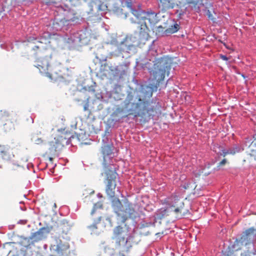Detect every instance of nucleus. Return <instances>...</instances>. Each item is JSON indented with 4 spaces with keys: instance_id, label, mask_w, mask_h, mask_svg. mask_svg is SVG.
Segmentation results:
<instances>
[{
    "instance_id": "1a4fd4ad",
    "label": "nucleus",
    "mask_w": 256,
    "mask_h": 256,
    "mask_svg": "<svg viewBox=\"0 0 256 256\" xmlns=\"http://www.w3.org/2000/svg\"><path fill=\"white\" fill-rule=\"evenodd\" d=\"M179 200L178 198L176 195H172L162 200V204L168 206L167 208L171 207H176Z\"/></svg>"
},
{
    "instance_id": "4468645a",
    "label": "nucleus",
    "mask_w": 256,
    "mask_h": 256,
    "mask_svg": "<svg viewBox=\"0 0 256 256\" xmlns=\"http://www.w3.org/2000/svg\"><path fill=\"white\" fill-rule=\"evenodd\" d=\"M125 103L126 112H129V114H132V112L137 108L138 104L131 102H126V100L125 101Z\"/></svg>"
},
{
    "instance_id": "39448f33",
    "label": "nucleus",
    "mask_w": 256,
    "mask_h": 256,
    "mask_svg": "<svg viewBox=\"0 0 256 256\" xmlns=\"http://www.w3.org/2000/svg\"><path fill=\"white\" fill-rule=\"evenodd\" d=\"M131 238L122 227L118 226L114 228L112 238L115 241L116 248L120 249L122 252H127L132 248Z\"/></svg>"
},
{
    "instance_id": "c756f323",
    "label": "nucleus",
    "mask_w": 256,
    "mask_h": 256,
    "mask_svg": "<svg viewBox=\"0 0 256 256\" xmlns=\"http://www.w3.org/2000/svg\"><path fill=\"white\" fill-rule=\"evenodd\" d=\"M147 112L149 116L152 115V112H154L153 108L148 110Z\"/></svg>"
},
{
    "instance_id": "b1692460",
    "label": "nucleus",
    "mask_w": 256,
    "mask_h": 256,
    "mask_svg": "<svg viewBox=\"0 0 256 256\" xmlns=\"http://www.w3.org/2000/svg\"><path fill=\"white\" fill-rule=\"evenodd\" d=\"M84 35H82L80 38L81 39V43L83 44L86 38V34L84 31Z\"/></svg>"
},
{
    "instance_id": "f8f14e48",
    "label": "nucleus",
    "mask_w": 256,
    "mask_h": 256,
    "mask_svg": "<svg viewBox=\"0 0 256 256\" xmlns=\"http://www.w3.org/2000/svg\"><path fill=\"white\" fill-rule=\"evenodd\" d=\"M0 153L4 160H9L12 158L8 148L4 146H0Z\"/></svg>"
},
{
    "instance_id": "72a5a7b5",
    "label": "nucleus",
    "mask_w": 256,
    "mask_h": 256,
    "mask_svg": "<svg viewBox=\"0 0 256 256\" xmlns=\"http://www.w3.org/2000/svg\"><path fill=\"white\" fill-rule=\"evenodd\" d=\"M84 110H86V107L84 106Z\"/></svg>"
},
{
    "instance_id": "393cba45",
    "label": "nucleus",
    "mask_w": 256,
    "mask_h": 256,
    "mask_svg": "<svg viewBox=\"0 0 256 256\" xmlns=\"http://www.w3.org/2000/svg\"><path fill=\"white\" fill-rule=\"evenodd\" d=\"M222 153L220 154L224 156L228 154V149H223L222 150Z\"/></svg>"
},
{
    "instance_id": "cd10ccee",
    "label": "nucleus",
    "mask_w": 256,
    "mask_h": 256,
    "mask_svg": "<svg viewBox=\"0 0 256 256\" xmlns=\"http://www.w3.org/2000/svg\"><path fill=\"white\" fill-rule=\"evenodd\" d=\"M126 5H127V6H128V8H129L130 9V10H132V9H133V8H132V2H126Z\"/></svg>"
},
{
    "instance_id": "f3484780",
    "label": "nucleus",
    "mask_w": 256,
    "mask_h": 256,
    "mask_svg": "<svg viewBox=\"0 0 256 256\" xmlns=\"http://www.w3.org/2000/svg\"><path fill=\"white\" fill-rule=\"evenodd\" d=\"M180 28V26L178 24H175L172 26L166 29V32L168 34H174Z\"/></svg>"
},
{
    "instance_id": "f03ea898",
    "label": "nucleus",
    "mask_w": 256,
    "mask_h": 256,
    "mask_svg": "<svg viewBox=\"0 0 256 256\" xmlns=\"http://www.w3.org/2000/svg\"><path fill=\"white\" fill-rule=\"evenodd\" d=\"M112 146L104 145L102 147L101 152L102 156V166L104 172L106 176V192L110 198L115 196L114 190L116 187V179L117 174L116 172V166L114 164Z\"/></svg>"
},
{
    "instance_id": "f257e3e1",
    "label": "nucleus",
    "mask_w": 256,
    "mask_h": 256,
    "mask_svg": "<svg viewBox=\"0 0 256 256\" xmlns=\"http://www.w3.org/2000/svg\"><path fill=\"white\" fill-rule=\"evenodd\" d=\"M131 11L136 18V20L131 18V22L136 24V28L138 31L135 32L134 36H126L122 42L120 50L122 52H130L134 46V43L140 44L142 42L144 43L148 40L149 38L148 28L145 20H148L152 24L154 22L156 16V14L152 12H146L142 10L134 9H132Z\"/></svg>"
},
{
    "instance_id": "dca6fc26",
    "label": "nucleus",
    "mask_w": 256,
    "mask_h": 256,
    "mask_svg": "<svg viewBox=\"0 0 256 256\" xmlns=\"http://www.w3.org/2000/svg\"><path fill=\"white\" fill-rule=\"evenodd\" d=\"M202 0H180V2L184 4H192L196 5L202 2Z\"/></svg>"
},
{
    "instance_id": "0eeeda50",
    "label": "nucleus",
    "mask_w": 256,
    "mask_h": 256,
    "mask_svg": "<svg viewBox=\"0 0 256 256\" xmlns=\"http://www.w3.org/2000/svg\"><path fill=\"white\" fill-rule=\"evenodd\" d=\"M34 66L39 70L41 73H46L48 70V67L49 66L48 58H38L35 62Z\"/></svg>"
},
{
    "instance_id": "4be33fe9",
    "label": "nucleus",
    "mask_w": 256,
    "mask_h": 256,
    "mask_svg": "<svg viewBox=\"0 0 256 256\" xmlns=\"http://www.w3.org/2000/svg\"><path fill=\"white\" fill-rule=\"evenodd\" d=\"M184 204L183 202H181L180 203V205L178 207L176 208L174 210V212L176 213V214H178L179 212H180L181 211H182V209L183 207H184Z\"/></svg>"
},
{
    "instance_id": "2f4dec72",
    "label": "nucleus",
    "mask_w": 256,
    "mask_h": 256,
    "mask_svg": "<svg viewBox=\"0 0 256 256\" xmlns=\"http://www.w3.org/2000/svg\"><path fill=\"white\" fill-rule=\"evenodd\" d=\"M120 256H125L124 254L120 252Z\"/></svg>"
},
{
    "instance_id": "bb28decb",
    "label": "nucleus",
    "mask_w": 256,
    "mask_h": 256,
    "mask_svg": "<svg viewBox=\"0 0 256 256\" xmlns=\"http://www.w3.org/2000/svg\"><path fill=\"white\" fill-rule=\"evenodd\" d=\"M220 58L224 60H228V58L224 55L221 54Z\"/></svg>"
},
{
    "instance_id": "2eb2a0df",
    "label": "nucleus",
    "mask_w": 256,
    "mask_h": 256,
    "mask_svg": "<svg viewBox=\"0 0 256 256\" xmlns=\"http://www.w3.org/2000/svg\"><path fill=\"white\" fill-rule=\"evenodd\" d=\"M60 229L63 234H66L70 230V226L68 222L65 220L62 221L58 226Z\"/></svg>"
},
{
    "instance_id": "f704fd0d",
    "label": "nucleus",
    "mask_w": 256,
    "mask_h": 256,
    "mask_svg": "<svg viewBox=\"0 0 256 256\" xmlns=\"http://www.w3.org/2000/svg\"><path fill=\"white\" fill-rule=\"evenodd\" d=\"M50 160H52V158H50Z\"/></svg>"
},
{
    "instance_id": "473e14b6",
    "label": "nucleus",
    "mask_w": 256,
    "mask_h": 256,
    "mask_svg": "<svg viewBox=\"0 0 256 256\" xmlns=\"http://www.w3.org/2000/svg\"><path fill=\"white\" fill-rule=\"evenodd\" d=\"M254 138L255 140H256V134L254 136Z\"/></svg>"
},
{
    "instance_id": "ddd939ff",
    "label": "nucleus",
    "mask_w": 256,
    "mask_h": 256,
    "mask_svg": "<svg viewBox=\"0 0 256 256\" xmlns=\"http://www.w3.org/2000/svg\"><path fill=\"white\" fill-rule=\"evenodd\" d=\"M160 5L162 6L163 10L172 8L174 7V4L173 0H160Z\"/></svg>"
},
{
    "instance_id": "9d476101",
    "label": "nucleus",
    "mask_w": 256,
    "mask_h": 256,
    "mask_svg": "<svg viewBox=\"0 0 256 256\" xmlns=\"http://www.w3.org/2000/svg\"><path fill=\"white\" fill-rule=\"evenodd\" d=\"M84 31L80 30L76 32H74L72 34L70 38L68 39V42L69 43L72 44H78L81 43V39L80 38V36H82V35H84Z\"/></svg>"
},
{
    "instance_id": "a878e982",
    "label": "nucleus",
    "mask_w": 256,
    "mask_h": 256,
    "mask_svg": "<svg viewBox=\"0 0 256 256\" xmlns=\"http://www.w3.org/2000/svg\"><path fill=\"white\" fill-rule=\"evenodd\" d=\"M35 143L36 144H39L42 142L43 140L40 138H38L36 140H34Z\"/></svg>"
},
{
    "instance_id": "20e7f679",
    "label": "nucleus",
    "mask_w": 256,
    "mask_h": 256,
    "mask_svg": "<svg viewBox=\"0 0 256 256\" xmlns=\"http://www.w3.org/2000/svg\"><path fill=\"white\" fill-rule=\"evenodd\" d=\"M112 207L114 212L117 214L118 218L122 222H124L128 218L135 219L138 216L132 204L126 202L124 208L121 202L118 198H114L112 200Z\"/></svg>"
},
{
    "instance_id": "6e6552de",
    "label": "nucleus",
    "mask_w": 256,
    "mask_h": 256,
    "mask_svg": "<svg viewBox=\"0 0 256 256\" xmlns=\"http://www.w3.org/2000/svg\"><path fill=\"white\" fill-rule=\"evenodd\" d=\"M28 42H32L34 40V44H38L36 45L33 48L34 50L36 49H44L45 48V46L48 43L50 42L46 38H34V37H30L28 39Z\"/></svg>"
},
{
    "instance_id": "aec40b11",
    "label": "nucleus",
    "mask_w": 256,
    "mask_h": 256,
    "mask_svg": "<svg viewBox=\"0 0 256 256\" xmlns=\"http://www.w3.org/2000/svg\"><path fill=\"white\" fill-rule=\"evenodd\" d=\"M228 154H234L236 152H238L240 150L238 148L236 147L228 149Z\"/></svg>"
},
{
    "instance_id": "7c9ffc66",
    "label": "nucleus",
    "mask_w": 256,
    "mask_h": 256,
    "mask_svg": "<svg viewBox=\"0 0 256 256\" xmlns=\"http://www.w3.org/2000/svg\"><path fill=\"white\" fill-rule=\"evenodd\" d=\"M95 209H96V208H95V206H94V208H93V210H92V212H91L92 214H94V211H95Z\"/></svg>"
},
{
    "instance_id": "a211bd4d",
    "label": "nucleus",
    "mask_w": 256,
    "mask_h": 256,
    "mask_svg": "<svg viewBox=\"0 0 256 256\" xmlns=\"http://www.w3.org/2000/svg\"><path fill=\"white\" fill-rule=\"evenodd\" d=\"M167 208H161L159 210H158L156 212V215L158 218H162L166 214Z\"/></svg>"
},
{
    "instance_id": "6ab92c4d",
    "label": "nucleus",
    "mask_w": 256,
    "mask_h": 256,
    "mask_svg": "<svg viewBox=\"0 0 256 256\" xmlns=\"http://www.w3.org/2000/svg\"><path fill=\"white\" fill-rule=\"evenodd\" d=\"M101 220V217L98 216V220L94 222V224L92 225L88 226V228L90 229L92 232H94V230L97 229L96 224H98Z\"/></svg>"
},
{
    "instance_id": "423d86ee",
    "label": "nucleus",
    "mask_w": 256,
    "mask_h": 256,
    "mask_svg": "<svg viewBox=\"0 0 256 256\" xmlns=\"http://www.w3.org/2000/svg\"><path fill=\"white\" fill-rule=\"evenodd\" d=\"M165 73L166 70L164 68H160L153 71L152 75L154 78L156 80V85H152L150 86L152 91H156L160 82L163 80L165 77Z\"/></svg>"
},
{
    "instance_id": "5701e85b",
    "label": "nucleus",
    "mask_w": 256,
    "mask_h": 256,
    "mask_svg": "<svg viewBox=\"0 0 256 256\" xmlns=\"http://www.w3.org/2000/svg\"><path fill=\"white\" fill-rule=\"evenodd\" d=\"M8 116H9V114L8 112L3 111V110L0 111V118H2V116L8 117Z\"/></svg>"
},
{
    "instance_id": "412c9836",
    "label": "nucleus",
    "mask_w": 256,
    "mask_h": 256,
    "mask_svg": "<svg viewBox=\"0 0 256 256\" xmlns=\"http://www.w3.org/2000/svg\"><path fill=\"white\" fill-rule=\"evenodd\" d=\"M220 256H234L233 253L230 250H222Z\"/></svg>"
},
{
    "instance_id": "7ed1b4c3",
    "label": "nucleus",
    "mask_w": 256,
    "mask_h": 256,
    "mask_svg": "<svg viewBox=\"0 0 256 256\" xmlns=\"http://www.w3.org/2000/svg\"><path fill=\"white\" fill-rule=\"evenodd\" d=\"M242 249L246 256H250L256 254V230L249 228L243 232L239 238H236L231 247L226 250H230L234 254V251Z\"/></svg>"
},
{
    "instance_id": "9b49d317",
    "label": "nucleus",
    "mask_w": 256,
    "mask_h": 256,
    "mask_svg": "<svg viewBox=\"0 0 256 256\" xmlns=\"http://www.w3.org/2000/svg\"><path fill=\"white\" fill-rule=\"evenodd\" d=\"M44 228H40L39 230L32 233L30 238L34 242H38L44 238L43 230Z\"/></svg>"
},
{
    "instance_id": "c85d7f7f",
    "label": "nucleus",
    "mask_w": 256,
    "mask_h": 256,
    "mask_svg": "<svg viewBox=\"0 0 256 256\" xmlns=\"http://www.w3.org/2000/svg\"><path fill=\"white\" fill-rule=\"evenodd\" d=\"M226 162V159H224L222 162H220L218 166H222V165L225 164Z\"/></svg>"
}]
</instances>
